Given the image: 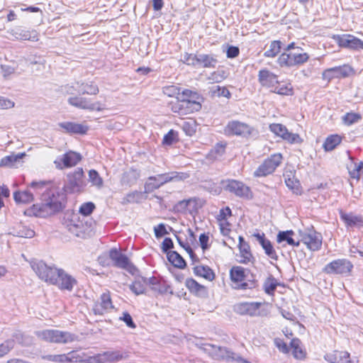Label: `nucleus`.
I'll list each match as a JSON object with an SVG mask.
<instances>
[{
    "label": "nucleus",
    "instance_id": "f257e3e1",
    "mask_svg": "<svg viewBox=\"0 0 363 363\" xmlns=\"http://www.w3.org/2000/svg\"><path fill=\"white\" fill-rule=\"evenodd\" d=\"M30 265L41 280L61 291H72L77 284V280L62 268L48 266L43 261H33Z\"/></svg>",
    "mask_w": 363,
    "mask_h": 363
},
{
    "label": "nucleus",
    "instance_id": "f03ea898",
    "mask_svg": "<svg viewBox=\"0 0 363 363\" xmlns=\"http://www.w3.org/2000/svg\"><path fill=\"white\" fill-rule=\"evenodd\" d=\"M203 100L198 91L185 88L177 100L167 102V107L174 113L186 116L199 112L202 109Z\"/></svg>",
    "mask_w": 363,
    "mask_h": 363
},
{
    "label": "nucleus",
    "instance_id": "7ed1b4c3",
    "mask_svg": "<svg viewBox=\"0 0 363 363\" xmlns=\"http://www.w3.org/2000/svg\"><path fill=\"white\" fill-rule=\"evenodd\" d=\"M310 59L309 54L301 47L297 46L295 42L288 44L277 60L279 67H299Z\"/></svg>",
    "mask_w": 363,
    "mask_h": 363
},
{
    "label": "nucleus",
    "instance_id": "20e7f679",
    "mask_svg": "<svg viewBox=\"0 0 363 363\" xmlns=\"http://www.w3.org/2000/svg\"><path fill=\"white\" fill-rule=\"evenodd\" d=\"M77 89L74 85L66 84L63 88L65 95H74ZM68 103L71 106L90 111H100L104 109V105L92 98L82 96H71L68 98Z\"/></svg>",
    "mask_w": 363,
    "mask_h": 363
},
{
    "label": "nucleus",
    "instance_id": "39448f33",
    "mask_svg": "<svg viewBox=\"0 0 363 363\" xmlns=\"http://www.w3.org/2000/svg\"><path fill=\"white\" fill-rule=\"evenodd\" d=\"M40 201L47 203L54 213L61 211L66 203V196L56 187L46 189L41 194Z\"/></svg>",
    "mask_w": 363,
    "mask_h": 363
},
{
    "label": "nucleus",
    "instance_id": "423d86ee",
    "mask_svg": "<svg viewBox=\"0 0 363 363\" xmlns=\"http://www.w3.org/2000/svg\"><path fill=\"white\" fill-rule=\"evenodd\" d=\"M284 156L280 152L270 155L265 158L253 173L255 177H266L272 174L283 162Z\"/></svg>",
    "mask_w": 363,
    "mask_h": 363
},
{
    "label": "nucleus",
    "instance_id": "0eeeda50",
    "mask_svg": "<svg viewBox=\"0 0 363 363\" xmlns=\"http://www.w3.org/2000/svg\"><path fill=\"white\" fill-rule=\"evenodd\" d=\"M270 304L266 302H243L236 306L235 311L240 315L263 316L269 313Z\"/></svg>",
    "mask_w": 363,
    "mask_h": 363
},
{
    "label": "nucleus",
    "instance_id": "6e6552de",
    "mask_svg": "<svg viewBox=\"0 0 363 363\" xmlns=\"http://www.w3.org/2000/svg\"><path fill=\"white\" fill-rule=\"evenodd\" d=\"M223 133L229 137L237 136L242 138H249L255 134V130L252 126L246 123L233 120L226 124L223 129Z\"/></svg>",
    "mask_w": 363,
    "mask_h": 363
},
{
    "label": "nucleus",
    "instance_id": "1a4fd4ad",
    "mask_svg": "<svg viewBox=\"0 0 363 363\" xmlns=\"http://www.w3.org/2000/svg\"><path fill=\"white\" fill-rule=\"evenodd\" d=\"M269 129L276 138H281L290 145L301 144L303 142V139L298 133L290 132L287 127L282 123H270Z\"/></svg>",
    "mask_w": 363,
    "mask_h": 363
},
{
    "label": "nucleus",
    "instance_id": "9d476101",
    "mask_svg": "<svg viewBox=\"0 0 363 363\" xmlns=\"http://www.w3.org/2000/svg\"><path fill=\"white\" fill-rule=\"evenodd\" d=\"M68 226L72 234L83 239L89 238L94 234L92 223L84 218H72Z\"/></svg>",
    "mask_w": 363,
    "mask_h": 363
},
{
    "label": "nucleus",
    "instance_id": "9b49d317",
    "mask_svg": "<svg viewBox=\"0 0 363 363\" xmlns=\"http://www.w3.org/2000/svg\"><path fill=\"white\" fill-rule=\"evenodd\" d=\"M38 335L43 340L50 343L66 344L67 342H71L74 340L73 334L67 331H62L55 329L44 330L39 332Z\"/></svg>",
    "mask_w": 363,
    "mask_h": 363
},
{
    "label": "nucleus",
    "instance_id": "f8f14e48",
    "mask_svg": "<svg viewBox=\"0 0 363 363\" xmlns=\"http://www.w3.org/2000/svg\"><path fill=\"white\" fill-rule=\"evenodd\" d=\"M301 240L300 242L305 245L311 251L319 250L323 244L322 235L314 230L313 228L306 229L299 232Z\"/></svg>",
    "mask_w": 363,
    "mask_h": 363
},
{
    "label": "nucleus",
    "instance_id": "ddd939ff",
    "mask_svg": "<svg viewBox=\"0 0 363 363\" xmlns=\"http://www.w3.org/2000/svg\"><path fill=\"white\" fill-rule=\"evenodd\" d=\"M84 186V172L82 167H79L67 175L64 190L69 194L80 192Z\"/></svg>",
    "mask_w": 363,
    "mask_h": 363
},
{
    "label": "nucleus",
    "instance_id": "4468645a",
    "mask_svg": "<svg viewBox=\"0 0 363 363\" xmlns=\"http://www.w3.org/2000/svg\"><path fill=\"white\" fill-rule=\"evenodd\" d=\"M82 160V156L79 152L68 150L57 157L54 161V164L57 169L62 170L75 167Z\"/></svg>",
    "mask_w": 363,
    "mask_h": 363
},
{
    "label": "nucleus",
    "instance_id": "2eb2a0df",
    "mask_svg": "<svg viewBox=\"0 0 363 363\" xmlns=\"http://www.w3.org/2000/svg\"><path fill=\"white\" fill-rule=\"evenodd\" d=\"M238 241V253L236 255L238 262L245 265H255L256 258L252 252L250 244L241 235L239 236Z\"/></svg>",
    "mask_w": 363,
    "mask_h": 363
},
{
    "label": "nucleus",
    "instance_id": "dca6fc26",
    "mask_svg": "<svg viewBox=\"0 0 363 363\" xmlns=\"http://www.w3.org/2000/svg\"><path fill=\"white\" fill-rule=\"evenodd\" d=\"M332 38L340 48L352 50H363V40L352 34L333 35Z\"/></svg>",
    "mask_w": 363,
    "mask_h": 363
},
{
    "label": "nucleus",
    "instance_id": "f3484780",
    "mask_svg": "<svg viewBox=\"0 0 363 363\" xmlns=\"http://www.w3.org/2000/svg\"><path fill=\"white\" fill-rule=\"evenodd\" d=\"M206 201L204 199L199 197H192L188 199H184L178 201L174 209L181 213H189L190 214L197 213L204 206Z\"/></svg>",
    "mask_w": 363,
    "mask_h": 363
},
{
    "label": "nucleus",
    "instance_id": "a211bd4d",
    "mask_svg": "<svg viewBox=\"0 0 363 363\" xmlns=\"http://www.w3.org/2000/svg\"><path fill=\"white\" fill-rule=\"evenodd\" d=\"M225 191L240 198L250 199L252 197V192L250 188L242 182L236 179H227L225 181Z\"/></svg>",
    "mask_w": 363,
    "mask_h": 363
},
{
    "label": "nucleus",
    "instance_id": "6ab92c4d",
    "mask_svg": "<svg viewBox=\"0 0 363 363\" xmlns=\"http://www.w3.org/2000/svg\"><path fill=\"white\" fill-rule=\"evenodd\" d=\"M232 217V211L229 206L223 207L216 216L220 233L223 236H228L231 232L232 223L229 219Z\"/></svg>",
    "mask_w": 363,
    "mask_h": 363
},
{
    "label": "nucleus",
    "instance_id": "aec40b11",
    "mask_svg": "<svg viewBox=\"0 0 363 363\" xmlns=\"http://www.w3.org/2000/svg\"><path fill=\"white\" fill-rule=\"evenodd\" d=\"M249 270L241 266H233L229 272L230 279L236 285L238 289H246L249 288L247 277Z\"/></svg>",
    "mask_w": 363,
    "mask_h": 363
},
{
    "label": "nucleus",
    "instance_id": "412c9836",
    "mask_svg": "<svg viewBox=\"0 0 363 363\" xmlns=\"http://www.w3.org/2000/svg\"><path fill=\"white\" fill-rule=\"evenodd\" d=\"M352 268L351 262L342 259L330 262L324 267L323 272L326 274H350Z\"/></svg>",
    "mask_w": 363,
    "mask_h": 363
},
{
    "label": "nucleus",
    "instance_id": "4be33fe9",
    "mask_svg": "<svg viewBox=\"0 0 363 363\" xmlns=\"http://www.w3.org/2000/svg\"><path fill=\"white\" fill-rule=\"evenodd\" d=\"M324 359L328 363H359V360L354 362L350 353L347 350H334L324 355Z\"/></svg>",
    "mask_w": 363,
    "mask_h": 363
},
{
    "label": "nucleus",
    "instance_id": "5701e85b",
    "mask_svg": "<svg viewBox=\"0 0 363 363\" xmlns=\"http://www.w3.org/2000/svg\"><path fill=\"white\" fill-rule=\"evenodd\" d=\"M113 308L110 291L103 293L93 306V311L96 315H104Z\"/></svg>",
    "mask_w": 363,
    "mask_h": 363
},
{
    "label": "nucleus",
    "instance_id": "b1692460",
    "mask_svg": "<svg viewBox=\"0 0 363 363\" xmlns=\"http://www.w3.org/2000/svg\"><path fill=\"white\" fill-rule=\"evenodd\" d=\"M279 76L267 68L261 69L257 74V80L259 84L270 91L274 84L277 83Z\"/></svg>",
    "mask_w": 363,
    "mask_h": 363
},
{
    "label": "nucleus",
    "instance_id": "393cba45",
    "mask_svg": "<svg viewBox=\"0 0 363 363\" xmlns=\"http://www.w3.org/2000/svg\"><path fill=\"white\" fill-rule=\"evenodd\" d=\"M23 213L26 216L39 218H45L53 214L47 203L43 201L33 204L26 208Z\"/></svg>",
    "mask_w": 363,
    "mask_h": 363
},
{
    "label": "nucleus",
    "instance_id": "a878e982",
    "mask_svg": "<svg viewBox=\"0 0 363 363\" xmlns=\"http://www.w3.org/2000/svg\"><path fill=\"white\" fill-rule=\"evenodd\" d=\"M184 285L189 293L196 297L206 298L208 295V287L192 277L186 279Z\"/></svg>",
    "mask_w": 363,
    "mask_h": 363
},
{
    "label": "nucleus",
    "instance_id": "bb28decb",
    "mask_svg": "<svg viewBox=\"0 0 363 363\" xmlns=\"http://www.w3.org/2000/svg\"><path fill=\"white\" fill-rule=\"evenodd\" d=\"M259 245L262 246L266 255L272 260L277 261L279 256L272 242L267 239L264 233H256L254 235Z\"/></svg>",
    "mask_w": 363,
    "mask_h": 363
},
{
    "label": "nucleus",
    "instance_id": "cd10ccee",
    "mask_svg": "<svg viewBox=\"0 0 363 363\" xmlns=\"http://www.w3.org/2000/svg\"><path fill=\"white\" fill-rule=\"evenodd\" d=\"M192 271L196 277L202 278L209 282H213L216 279L214 270L206 264H196L192 267Z\"/></svg>",
    "mask_w": 363,
    "mask_h": 363
},
{
    "label": "nucleus",
    "instance_id": "c85d7f7f",
    "mask_svg": "<svg viewBox=\"0 0 363 363\" xmlns=\"http://www.w3.org/2000/svg\"><path fill=\"white\" fill-rule=\"evenodd\" d=\"M340 217L347 228H363V217L361 215L340 211Z\"/></svg>",
    "mask_w": 363,
    "mask_h": 363
},
{
    "label": "nucleus",
    "instance_id": "c756f323",
    "mask_svg": "<svg viewBox=\"0 0 363 363\" xmlns=\"http://www.w3.org/2000/svg\"><path fill=\"white\" fill-rule=\"evenodd\" d=\"M109 254L114 266L125 269H129L133 267L128 258L121 254L117 249H111Z\"/></svg>",
    "mask_w": 363,
    "mask_h": 363
},
{
    "label": "nucleus",
    "instance_id": "7c9ffc66",
    "mask_svg": "<svg viewBox=\"0 0 363 363\" xmlns=\"http://www.w3.org/2000/svg\"><path fill=\"white\" fill-rule=\"evenodd\" d=\"M271 92L281 96H291L294 94V89L290 81L278 79Z\"/></svg>",
    "mask_w": 363,
    "mask_h": 363
},
{
    "label": "nucleus",
    "instance_id": "2f4dec72",
    "mask_svg": "<svg viewBox=\"0 0 363 363\" xmlns=\"http://www.w3.org/2000/svg\"><path fill=\"white\" fill-rule=\"evenodd\" d=\"M290 350L293 357L298 360H304L307 356V352L300 339L292 338L290 342Z\"/></svg>",
    "mask_w": 363,
    "mask_h": 363
},
{
    "label": "nucleus",
    "instance_id": "473e14b6",
    "mask_svg": "<svg viewBox=\"0 0 363 363\" xmlns=\"http://www.w3.org/2000/svg\"><path fill=\"white\" fill-rule=\"evenodd\" d=\"M60 126L69 134L85 135L89 130L88 125L74 122H64Z\"/></svg>",
    "mask_w": 363,
    "mask_h": 363
},
{
    "label": "nucleus",
    "instance_id": "72a5a7b5",
    "mask_svg": "<svg viewBox=\"0 0 363 363\" xmlns=\"http://www.w3.org/2000/svg\"><path fill=\"white\" fill-rule=\"evenodd\" d=\"M25 153L11 154L2 157L0 160V167L3 168H16L18 163L25 157Z\"/></svg>",
    "mask_w": 363,
    "mask_h": 363
},
{
    "label": "nucleus",
    "instance_id": "f704fd0d",
    "mask_svg": "<svg viewBox=\"0 0 363 363\" xmlns=\"http://www.w3.org/2000/svg\"><path fill=\"white\" fill-rule=\"evenodd\" d=\"M13 199L18 205H27L33 201L34 196L29 191H16L13 193Z\"/></svg>",
    "mask_w": 363,
    "mask_h": 363
},
{
    "label": "nucleus",
    "instance_id": "c9c22d12",
    "mask_svg": "<svg viewBox=\"0 0 363 363\" xmlns=\"http://www.w3.org/2000/svg\"><path fill=\"white\" fill-rule=\"evenodd\" d=\"M342 139L343 137L338 134L330 135L325 138L323 148L326 152L332 151L342 143Z\"/></svg>",
    "mask_w": 363,
    "mask_h": 363
},
{
    "label": "nucleus",
    "instance_id": "e433bc0d",
    "mask_svg": "<svg viewBox=\"0 0 363 363\" xmlns=\"http://www.w3.org/2000/svg\"><path fill=\"white\" fill-rule=\"evenodd\" d=\"M352 71L353 69L350 65H344L342 66L327 69L324 71L323 75L325 76L326 74L334 73L335 77H336L345 78L348 77Z\"/></svg>",
    "mask_w": 363,
    "mask_h": 363
},
{
    "label": "nucleus",
    "instance_id": "4c0bfd02",
    "mask_svg": "<svg viewBox=\"0 0 363 363\" xmlns=\"http://www.w3.org/2000/svg\"><path fill=\"white\" fill-rule=\"evenodd\" d=\"M294 235V232L291 230L280 231L277 235V241L279 243L286 241L289 245L298 247L300 245V241H295V240L293 238Z\"/></svg>",
    "mask_w": 363,
    "mask_h": 363
},
{
    "label": "nucleus",
    "instance_id": "58836bf2",
    "mask_svg": "<svg viewBox=\"0 0 363 363\" xmlns=\"http://www.w3.org/2000/svg\"><path fill=\"white\" fill-rule=\"evenodd\" d=\"M168 261L178 269H184L186 263L184 259L176 251H169L167 254Z\"/></svg>",
    "mask_w": 363,
    "mask_h": 363
},
{
    "label": "nucleus",
    "instance_id": "ea45409f",
    "mask_svg": "<svg viewBox=\"0 0 363 363\" xmlns=\"http://www.w3.org/2000/svg\"><path fill=\"white\" fill-rule=\"evenodd\" d=\"M228 143L225 141L217 143L208 153V157L212 160H216L219 157L223 156L225 153Z\"/></svg>",
    "mask_w": 363,
    "mask_h": 363
},
{
    "label": "nucleus",
    "instance_id": "a19ab883",
    "mask_svg": "<svg viewBox=\"0 0 363 363\" xmlns=\"http://www.w3.org/2000/svg\"><path fill=\"white\" fill-rule=\"evenodd\" d=\"M148 281L145 278L138 277L130 285V289L136 295H140L145 292Z\"/></svg>",
    "mask_w": 363,
    "mask_h": 363
},
{
    "label": "nucleus",
    "instance_id": "79ce46f5",
    "mask_svg": "<svg viewBox=\"0 0 363 363\" xmlns=\"http://www.w3.org/2000/svg\"><path fill=\"white\" fill-rule=\"evenodd\" d=\"M199 123L194 118H189L182 125V129L184 133L189 137L194 135L196 133Z\"/></svg>",
    "mask_w": 363,
    "mask_h": 363
},
{
    "label": "nucleus",
    "instance_id": "37998d69",
    "mask_svg": "<svg viewBox=\"0 0 363 363\" xmlns=\"http://www.w3.org/2000/svg\"><path fill=\"white\" fill-rule=\"evenodd\" d=\"M183 89H184L179 86L170 84L163 86L162 91L163 94L167 97L174 98V100H177V97L180 96Z\"/></svg>",
    "mask_w": 363,
    "mask_h": 363
},
{
    "label": "nucleus",
    "instance_id": "c03bdc74",
    "mask_svg": "<svg viewBox=\"0 0 363 363\" xmlns=\"http://www.w3.org/2000/svg\"><path fill=\"white\" fill-rule=\"evenodd\" d=\"M160 181L157 176L149 177L144 184V194H149L161 187Z\"/></svg>",
    "mask_w": 363,
    "mask_h": 363
},
{
    "label": "nucleus",
    "instance_id": "a18cd8bd",
    "mask_svg": "<svg viewBox=\"0 0 363 363\" xmlns=\"http://www.w3.org/2000/svg\"><path fill=\"white\" fill-rule=\"evenodd\" d=\"M281 46L282 43L280 40H272L269 44L268 50L264 52V56L269 58H274L281 52Z\"/></svg>",
    "mask_w": 363,
    "mask_h": 363
},
{
    "label": "nucleus",
    "instance_id": "49530a36",
    "mask_svg": "<svg viewBox=\"0 0 363 363\" xmlns=\"http://www.w3.org/2000/svg\"><path fill=\"white\" fill-rule=\"evenodd\" d=\"M217 62L216 57L212 55H201L198 58V64L205 68H215Z\"/></svg>",
    "mask_w": 363,
    "mask_h": 363
},
{
    "label": "nucleus",
    "instance_id": "de8ad7c7",
    "mask_svg": "<svg viewBox=\"0 0 363 363\" xmlns=\"http://www.w3.org/2000/svg\"><path fill=\"white\" fill-rule=\"evenodd\" d=\"M79 87L83 94L96 95L99 92V89L94 82H82Z\"/></svg>",
    "mask_w": 363,
    "mask_h": 363
},
{
    "label": "nucleus",
    "instance_id": "09e8293b",
    "mask_svg": "<svg viewBox=\"0 0 363 363\" xmlns=\"http://www.w3.org/2000/svg\"><path fill=\"white\" fill-rule=\"evenodd\" d=\"M278 285V281L274 277L270 276L264 282L263 287L266 294L274 295Z\"/></svg>",
    "mask_w": 363,
    "mask_h": 363
},
{
    "label": "nucleus",
    "instance_id": "8fccbe9b",
    "mask_svg": "<svg viewBox=\"0 0 363 363\" xmlns=\"http://www.w3.org/2000/svg\"><path fill=\"white\" fill-rule=\"evenodd\" d=\"M349 174L352 179L359 180L363 176V162L354 163L353 166L349 168Z\"/></svg>",
    "mask_w": 363,
    "mask_h": 363
},
{
    "label": "nucleus",
    "instance_id": "3c124183",
    "mask_svg": "<svg viewBox=\"0 0 363 363\" xmlns=\"http://www.w3.org/2000/svg\"><path fill=\"white\" fill-rule=\"evenodd\" d=\"M179 140V133L173 129L169 130L163 137L162 143L164 145H172Z\"/></svg>",
    "mask_w": 363,
    "mask_h": 363
},
{
    "label": "nucleus",
    "instance_id": "603ef678",
    "mask_svg": "<svg viewBox=\"0 0 363 363\" xmlns=\"http://www.w3.org/2000/svg\"><path fill=\"white\" fill-rule=\"evenodd\" d=\"M89 179L93 186L99 189L103 186V179L95 169H90L89 171Z\"/></svg>",
    "mask_w": 363,
    "mask_h": 363
},
{
    "label": "nucleus",
    "instance_id": "864d4df0",
    "mask_svg": "<svg viewBox=\"0 0 363 363\" xmlns=\"http://www.w3.org/2000/svg\"><path fill=\"white\" fill-rule=\"evenodd\" d=\"M362 119L360 113L354 112H349L344 115L342 121L346 125H351Z\"/></svg>",
    "mask_w": 363,
    "mask_h": 363
},
{
    "label": "nucleus",
    "instance_id": "5fc2aeb1",
    "mask_svg": "<svg viewBox=\"0 0 363 363\" xmlns=\"http://www.w3.org/2000/svg\"><path fill=\"white\" fill-rule=\"evenodd\" d=\"M286 185L296 194L302 193V188L298 180L294 178H288L285 180Z\"/></svg>",
    "mask_w": 363,
    "mask_h": 363
},
{
    "label": "nucleus",
    "instance_id": "6e6d98bb",
    "mask_svg": "<svg viewBox=\"0 0 363 363\" xmlns=\"http://www.w3.org/2000/svg\"><path fill=\"white\" fill-rule=\"evenodd\" d=\"M211 95L217 97H225L230 99L231 94L226 86H216L211 89Z\"/></svg>",
    "mask_w": 363,
    "mask_h": 363
},
{
    "label": "nucleus",
    "instance_id": "4d7b16f0",
    "mask_svg": "<svg viewBox=\"0 0 363 363\" xmlns=\"http://www.w3.org/2000/svg\"><path fill=\"white\" fill-rule=\"evenodd\" d=\"M215 351H219L220 352V354L216 355V359L218 360H229L230 359H233V353L230 352L228 349L225 347H214Z\"/></svg>",
    "mask_w": 363,
    "mask_h": 363
},
{
    "label": "nucleus",
    "instance_id": "13d9d810",
    "mask_svg": "<svg viewBox=\"0 0 363 363\" xmlns=\"http://www.w3.org/2000/svg\"><path fill=\"white\" fill-rule=\"evenodd\" d=\"M13 347V340H7L0 344V358L8 354Z\"/></svg>",
    "mask_w": 363,
    "mask_h": 363
},
{
    "label": "nucleus",
    "instance_id": "bf43d9fd",
    "mask_svg": "<svg viewBox=\"0 0 363 363\" xmlns=\"http://www.w3.org/2000/svg\"><path fill=\"white\" fill-rule=\"evenodd\" d=\"M228 77V72L225 70H217L211 73L209 79L213 82L219 83Z\"/></svg>",
    "mask_w": 363,
    "mask_h": 363
},
{
    "label": "nucleus",
    "instance_id": "052dcab7",
    "mask_svg": "<svg viewBox=\"0 0 363 363\" xmlns=\"http://www.w3.org/2000/svg\"><path fill=\"white\" fill-rule=\"evenodd\" d=\"M95 209V205L92 202L84 203L81 205L79 212L84 216H88L92 213Z\"/></svg>",
    "mask_w": 363,
    "mask_h": 363
},
{
    "label": "nucleus",
    "instance_id": "680f3d73",
    "mask_svg": "<svg viewBox=\"0 0 363 363\" xmlns=\"http://www.w3.org/2000/svg\"><path fill=\"white\" fill-rule=\"evenodd\" d=\"M275 346L278 348L279 352L284 354H289L290 352V347H289L286 342L281 338L277 337L274 340Z\"/></svg>",
    "mask_w": 363,
    "mask_h": 363
},
{
    "label": "nucleus",
    "instance_id": "e2e57ef3",
    "mask_svg": "<svg viewBox=\"0 0 363 363\" xmlns=\"http://www.w3.org/2000/svg\"><path fill=\"white\" fill-rule=\"evenodd\" d=\"M67 363L79 362L83 361V357L81 356L77 351L72 350L67 354Z\"/></svg>",
    "mask_w": 363,
    "mask_h": 363
},
{
    "label": "nucleus",
    "instance_id": "0e129e2a",
    "mask_svg": "<svg viewBox=\"0 0 363 363\" xmlns=\"http://www.w3.org/2000/svg\"><path fill=\"white\" fill-rule=\"evenodd\" d=\"M119 320L123 321L130 328L135 329L136 328V325L133 320L131 315L126 311L122 313V316L119 318Z\"/></svg>",
    "mask_w": 363,
    "mask_h": 363
},
{
    "label": "nucleus",
    "instance_id": "69168bd1",
    "mask_svg": "<svg viewBox=\"0 0 363 363\" xmlns=\"http://www.w3.org/2000/svg\"><path fill=\"white\" fill-rule=\"evenodd\" d=\"M45 359L57 363H67L65 354H50L44 357Z\"/></svg>",
    "mask_w": 363,
    "mask_h": 363
},
{
    "label": "nucleus",
    "instance_id": "338daca9",
    "mask_svg": "<svg viewBox=\"0 0 363 363\" xmlns=\"http://www.w3.org/2000/svg\"><path fill=\"white\" fill-rule=\"evenodd\" d=\"M199 240L200 246L203 252L210 247L208 233H201L199 235Z\"/></svg>",
    "mask_w": 363,
    "mask_h": 363
},
{
    "label": "nucleus",
    "instance_id": "774afa93",
    "mask_svg": "<svg viewBox=\"0 0 363 363\" xmlns=\"http://www.w3.org/2000/svg\"><path fill=\"white\" fill-rule=\"evenodd\" d=\"M104 356L109 361H118L123 358L122 354L118 351L106 352L104 353Z\"/></svg>",
    "mask_w": 363,
    "mask_h": 363
}]
</instances>
